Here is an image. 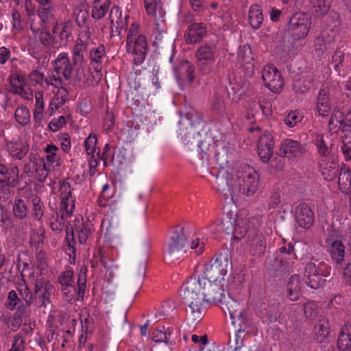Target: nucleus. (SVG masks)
<instances>
[{"label": "nucleus", "instance_id": "nucleus-1", "mask_svg": "<svg viewBox=\"0 0 351 351\" xmlns=\"http://www.w3.org/2000/svg\"><path fill=\"white\" fill-rule=\"evenodd\" d=\"M217 286L206 287L204 282L196 280H187L184 288V299L188 306L187 319L192 324L199 322L204 315V302L217 304L221 300L217 292Z\"/></svg>", "mask_w": 351, "mask_h": 351}, {"label": "nucleus", "instance_id": "nucleus-2", "mask_svg": "<svg viewBox=\"0 0 351 351\" xmlns=\"http://www.w3.org/2000/svg\"><path fill=\"white\" fill-rule=\"evenodd\" d=\"M212 154L215 165L212 167L210 174L215 178L217 190L227 195L228 192L232 195L234 189L230 188L231 178L229 176L234 171L228 162V148L225 143L216 141L213 145L209 143L201 158L204 161H209Z\"/></svg>", "mask_w": 351, "mask_h": 351}, {"label": "nucleus", "instance_id": "nucleus-3", "mask_svg": "<svg viewBox=\"0 0 351 351\" xmlns=\"http://www.w3.org/2000/svg\"><path fill=\"white\" fill-rule=\"evenodd\" d=\"M259 175L257 171L248 165H245L238 170L236 173L233 171L229 176L231 178L230 188L232 191V198L230 194L222 193L228 203L234 202V197L238 194L252 195L256 193L259 185Z\"/></svg>", "mask_w": 351, "mask_h": 351}, {"label": "nucleus", "instance_id": "nucleus-4", "mask_svg": "<svg viewBox=\"0 0 351 351\" xmlns=\"http://www.w3.org/2000/svg\"><path fill=\"white\" fill-rule=\"evenodd\" d=\"M126 51L131 53L136 66L141 65L145 60L147 52L146 37L140 33L139 25L133 23L129 29L126 38Z\"/></svg>", "mask_w": 351, "mask_h": 351}, {"label": "nucleus", "instance_id": "nucleus-5", "mask_svg": "<svg viewBox=\"0 0 351 351\" xmlns=\"http://www.w3.org/2000/svg\"><path fill=\"white\" fill-rule=\"evenodd\" d=\"M228 265H204L202 275L199 277H193L188 280H196L201 283L204 282L206 287L217 286L219 299L222 300L223 296L224 276L227 274Z\"/></svg>", "mask_w": 351, "mask_h": 351}, {"label": "nucleus", "instance_id": "nucleus-6", "mask_svg": "<svg viewBox=\"0 0 351 351\" xmlns=\"http://www.w3.org/2000/svg\"><path fill=\"white\" fill-rule=\"evenodd\" d=\"M217 56V45L215 42H206L199 46L195 52L199 72L202 75H209L213 73Z\"/></svg>", "mask_w": 351, "mask_h": 351}, {"label": "nucleus", "instance_id": "nucleus-7", "mask_svg": "<svg viewBox=\"0 0 351 351\" xmlns=\"http://www.w3.org/2000/svg\"><path fill=\"white\" fill-rule=\"evenodd\" d=\"M250 220L245 212L239 213L234 215L227 213L221 219L219 228L227 234H232L234 239L241 240L244 237L246 228L250 226Z\"/></svg>", "mask_w": 351, "mask_h": 351}, {"label": "nucleus", "instance_id": "nucleus-8", "mask_svg": "<svg viewBox=\"0 0 351 351\" xmlns=\"http://www.w3.org/2000/svg\"><path fill=\"white\" fill-rule=\"evenodd\" d=\"M261 223V218L260 217H253L250 219V224L246 228L243 238L248 244L250 253L254 256H263L266 249L265 239L258 231Z\"/></svg>", "mask_w": 351, "mask_h": 351}, {"label": "nucleus", "instance_id": "nucleus-9", "mask_svg": "<svg viewBox=\"0 0 351 351\" xmlns=\"http://www.w3.org/2000/svg\"><path fill=\"white\" fill-rule=\"evenodd\" d=\"M188 236L184 228L176 226L173 228L167 241V257L172 262L181 259L186 254L185 247Z\"/></svg>", "mask_w": 351, "mask_h": 351}, {"label": "nucleus", "instance_id": "nucleus-10", "mask_svg": "<svg viewBox=\"0 0 351 351\" xmlns=\"http://www.w3.org/2000/svg\"><path fill=\"white\" fill-rule=\"evenodd\" d=\"M51 228L56 233L61 232L64 228L66 233V239L67 241L66 254L69 256L70 263L75 261V249L73 236V230L69 228L67 220L64 213L57 215L56 218H53L51 221Z\"/></svg>", "mask_w": 351, "mask_h": 351}, {"label": "nucleus", "instance_id": "nucleus-11", "mask_svg": "<svg viewBox=\"0 0 351 351\" xmlns=\"http://www.w3.org/2000/svg\"><path fill=\"white\" fill-rule=\"evenodd\" d=\"M311 19L306 13L295 14L289 21L288 33L295 40L305 38L311 29Z\"/></svg>", "mask_w": 351, "mask_h": 351}, {"label": "nucleus", "instance_id": "nucleus-12", "mask_svg": "<svg viewBox=\"0 0 351 351\" xmlns=\"http://www.w3.org/2000/svg\"><path fill=\"white\" fill-rule=\"evenodd\" d=\"M186 118L190 121L191 125L186 128V132H184L183 130H180L179 135L181 136L182 143L189 149H192L194 147H196L197 152L202 155L207 146L209 145V141L206 139H202L201 134L196 130L193 122L191 121L189 113L186 114ZM208 141H210V138H208Z\"/></svg>", "mask_w": 351, "mask_h": 351}, {"label": "nucleus", "instance_id": "nucleus-13", "mask_svg": "<svg viewBox=\"0 0 351 351\" xmlns=\"http://www.w3.org/2000/svg\"><path fill=\"white\" fill-rule=\"evenodd\" d=\"M12 214L20 222L12 223L10 226L16 234H20L28 228L27 219L29 216V208L27 203L21 197L14 198L12 203Z\"/></svg>", "mask_w": 351, "mask_h": 351}, {"label": "nucleus", "instance_id": "nucleus-14", "mask_svg": "<svg viewBox=\"0 0 351 351\" xmlns=\"http://www.w3.org/2000/svg\"><path fill=\"white\" fill-rule=\"evenodd\" d=\"M265 86L274 93H280L283 88L284 78L280 71L273 64L265 65L261 71Z\"/></svg>", "mask_w": 351, "mask_h": 351}, {"label": "nucleus", "instance_id": "nucleus-15", "mask_svg": "<svg viewBox=\"0 0 351 351\" xmlns=\"http://www.w3.org/2000/svg\"><path fill=\"white\" fill-rule=\"evenodd\" d=\"M304 153V148L300 142L291 138H285L280 144L278 154L289 160H295L300 158Z\"/></svg>", "mask_w": 351, "mask_h": 351}, {"label": "nucleus", "instance_id": "nucleus-16", "mask_svg": "<svg viewBox=\"0 0 351 351\" xmlns=\"http://www.w3.org/2000/svg\"><path fill=\"white\" fill-rule=\"evenodd\" d=\"M61 210L66 216H71L75 208V197L72 195L70 184L66 181L60 182Z\"/></svg>", "mask_w": 351, "mask_h": 351}, {"label": "nucleus", "instance_id": "nucleus-17", "mask_svg": "<svg viewBox=\"0 0 351 351\" xmlns=\"http://www.w3.org/2000/svg\"><path fill=\"white\" fill-rule=\"evenodd\" d=\"M295 220L298 226L308 229L314 223L315 215L311 208L306 203H300L295 209Z\"/></svg>", "mask_w": 351, "mask_h": 351}, {"label": "nucleus", "instance_id": "nucleus-18", "mask_svg": "<svg viewBox=\"0 0 351 351\" xmlns=\"http://www.w3.org/2000/svg\"><path fill=\"white\" fill-rule=\"evenodd\" d=\"M29 78L33 86H39L42 88H46L49 86L58 88L62 84L60 76L52 74L49 77H45L44 73L37 69L33 70L29 73Z\"/></svg>", "mask_w": 351, "mask_h": 351}, {"label": "nucleus", "instance_id": "nucleus-19", "mask_svg": "<svg viewBox=\"0 0 351 351\" xmlns=\"http://www.w3.org/2000/svg\"><path fill=\"white\" fill-rule=\"evenodd\" d=\"M274 142L270 132H265L259 137L257 150L258 154L263 162L269 160L274 152Z\"/></svg>", "mask_w": 351, "mask_h": 351}, {"label": "nucleus", "instance_id": "nucleus-20", "mask_svg": "<svg viewBox=\"0 0 351 351\" xmlns=\"http://www.w3.org/2000/svg\"><path fill=\"white\" fill-rule=\"evenodd\" d=\"M195 67L187 60L181 62L174 69V75L179 84H191L195 78Z\"/></svg>", "mask_w": 351, "mask_h": 351}, {"label": "nucleus", "instance_id": "nucleus-21", "mask_svg": "<svg viewBox=\"0 0 351 351\" xmlns=\"http://www.w3.org/2000/svg\"><path fill=\"white\" fill-rule=\"evenodd\" d=\"M53 64L54 72L58 75L57 76L61 74L66 80L71 78L73 68L67 53H60Z\"/></svg>", "mask_w": 351, "mask_h": 351}, {"label": "nucleus", "instance_id": "nucleus-22", "mask_svg": "<svg viewBox=\"0 0 351 351\" xmlns=\"http://www.w3.org/2000/svg\"><path fill=\"white\" fill-rule=\"evenodd\" d=\"M330 88L324 86L319 89L316 99V111L321 117H327L331 111Z\"/></svg>", "mask_w": 351, "mask_h": 351}, {"label": "nucleus", "instance_id": "nucleus-23", "mask_svg": "<svg viewBox=\"0 0 351 351\" xmlns=\"http://www.w3.org/2000/svg\"><path fill=\"white\" fill-rule=\"evenodd\" d=\"M206 25L204 23H193L185 32V41L187 44H195L201 41L206 36Z\"/></svg>", "mask_w": 351, "mask_h": 351}, {"label": "nucleus", "instance_id": "nucleus-24", "mask_svg": "<svg viewBox=\"0 0 351 351\" xmlns=\"http://www.w3.org/2000/svg\"><path fill=\"white\" fill-rule=\"evenodd\" d=\"M318 164L321 174L325 180L332 181L339 173L340 168L334 157L319 160Z\"/></svg>", "mask_w": 351, "mask_h": 351}, {"label": "nucleus", "instance_id": "nucleus-25", "mask_svg": "<svg viewBox=\"0 0 351 351\" xmlns=\"http://www.w3.org/2000/svg\"><path fill=\"white\" fill-rule=\"evenodd\" d=\"M5 147L13 160H21L29 150V145L20 139L7 141Z\"/></svg>", "mask_w": 351, "mask_h": 351}, {"label": "nucleus", "instance_id": "nucleus-26", "mask_svg": "<svg viewBox=\"0 0 351 351\" xmlns=\"http://www.w3.org/2000/svg\"><path fill=\"white\" fill-rule=\"evenodd\" d=\"M228 97L223 90H216L210 99V108L217 115L223 117L228 106Z\"/></svg>", "mask_w": 351, "mask_h": 351}, {"label": "nucleus", "instance_id": "nucleus-27", "mask_svg": "<svg viewBox=\"0 0 351 351\" xmlns=\"http://www.w3.org/2000/svg\"><path fill=\"white\" fill-rule=\"evenodd\" d=\"M59 282L62 287V293L68 300H72L76 292L74 287L73 272L69 267L60 276Z\"/></svg>", "mask_w": 351, "mask_h": 351}, {"label": "nucleus", "instance_id": "nucleus-28", "mask_svg": "<svg viewBox=\"0 0 351 351\" xmlns=\"http://www.w3.org/2000/svg\"><path fill=\"white\" fill-rule=\"evenodd\" d=\"M331 64L337 75L346 77L350 71L349 66L345 64V53L341 47H337L332 56Z\"/></svg>", "mask_w": 351, "mask_h": 351}, {"label": "nucleus", "instance_id": "nucleus-29", "mask_svg": "<svg viewBox=\"0 0 351 351\" xmlns=\"http://www.w3.org/2000/svg\"><path fill=\"white\" fill-rule=\"evenodd\" d=\"M58 47L65 45L72 35V25L69 22L56 23L52 31Z\"/></svg>", "mask_w": 351, "mask_h": 351}, {"label": "nucleus", "instance_id": "nucleus-30", "mask_svg": "<svg viewBox=\"0 0 351 351\" xmlns=\"http://www.w3.org/2000/svg\"><path fill=\"white\" fill-rule=\"evenodd\" d=\"M228 82L235 99H240L246 94L249 88V83L245 77L229 75Z\"/></svg>", "mask_w": 351, "mask_h": 351}, {"label": "nucleus", "instance_id": "nucleus-31", "mask_svg": "<svg viewBox=\"0 0 351 351\" xmlns=\"http://www.w3.org/2000/svg\"><path fill=\"white\" fill-rule=\"evenodd\" d=\"M304 277L306 278L307 285L312 289L319 288L325 281L321 277L317 265H306Z\"/></svg>", "mask_w": 351, "mask_h": 351}, {"label": "nucleus", "instance_id": "nucleus-32", "mask_svg": "<svg viewBox=\"0 0 351 351\" xmlns=\"http://www.w3.org/2000/svg\"><path fill=\"white\" fill-rule=\"evenodd\" d=\"M106 47L104 45H99L98 47L91 49L89 51L90 65L95 72L100 73L102 70L103 60L106 57Z\"/></svg>", "mask_w": 351, "mask_h": 351}, {"label": "nucleus", "instance_id": "nucleus-33", "mask_svg": "<svg viewBox=\"0 0 351 351\" xmlns=\"http://www.w3.org/2000/svg\"><path fill=\"white\" fill-rule=\"evenodd\" d=\"M39 3L38 14L42 22L48 24L55 21L56 8L51 4V0H36Z\"/></svg>", "mask_w": 351, "mask_h": 351}, {"label": "nucleus", "instance_id": "nucleus-34", "mask_svg": "<svg viewBox=\"0 0 351 351\" xmlns=\"http://www.w3.org/2000/svg\"><path fill=\"white\" fill-rule=\"evenodd\" d=\"M75 232L77 234L79 243L86 245L93 232V225L89 221L84 222L83 219L75 221Z\"/></svg>", "mask_w": 351, "mask_h": 351}, {"label": "nucleus", "instance_id": "nucleus-35", "mask_svg": "<svg viewBox=\"0 0 351 351\" xmlns=\"http://www.w3.org/2000/svg\"><path fill=\"white\" fill-rule=\"evenodd\" d=\"M128 19V15H125V18L123 19L121 10L117 6H113L110 12V19L112 31H114V28L115 32L119 34L121 30L126 26Z\"/></svg>", "mask_w": 351, "mask_h": 351}, {"label": "nucleus", "instance_id": "nucleus-36", "mask_svg": "<svg viewBox=\"0 0 351 351\" xmlns=\"http://www.w3.org/2000/svg\"><path fill=\"white\" fill-rule=\"evenodd\" d=\"M219 303H222L224 305L222 307L223 310L225 311V308H226L232 320V324L236 325V319L241 317V313H242L240 309V304L230 295L226 298L224 293L221 302H219L218 304Z\"/></svg>", "mask_w": 351, "mask_h": 351}, {"label": "nucleus", "instance_id": "nucleus-37", "mask_svg": "<svg viewBox=\"0 0 351 351\" xmlns=\"http://www.w3.org/2000/svg\"><path fill=\"white\" fill-rule=\"evenodd\" d=\"M339 190L345 194H351V171L345 164H342L338 175Z\"/></svg>", "mask_w": 351, "mask_h": 351}, {"label": "nucleus", "instance_id": "nucleus-38", "mask_svg": "<svg viewBox=\"0 0 351 351\" xmlns=\"http://www.w3.org/2000/svg\"><path fill=\"white\" fill-rule=\"evenodd\" d=\"M88 44L82 38H78L71 50L73 64L86 62L85 56Z\"/></svg>", "mask_w": 351, "mask_h": 351}, {"label": "nucleus", "instance_id": "nucleus-39", "mask_svg": "<svg viewBox=\"0 0 351 351\" xmlns=\"http://www.w3.org/2000/svg\"><path fill=\"white\" fill-rule=\"evenodd\" d=\"M314 144L316 146L319 160L327 158H331L333 156L331 154V150L326 143L324 135L320 133H316L314 137Z\"/></svg>", "mask_w": 351, "mask_h": 351}, {"label": "nucleus", "instance_id": "nucleus-40", "mask_svg": "<svg viewBox=\"0 0 351 351\" xmlns=\"http://www.w3.org/2000/svg\"><path fill=\"white\" fill-rule=\"evenodd\" d=\"M248 21L252 29H258L261 27L263 22V15L260 5L254 4L250 7Z\"/></svg>", "mask_w": 351, "mask_h": 351}, {"label": "nucleus", "instance_id": "nucleus-41", "mask_svg": "<svg viewBox=\"0 0 351 351\" xmlns=\"http://www.w3.org/2000/svg\"><path fill=\"white\" fill-rule=\"evenodd\" d=\"M110 0H93L91 16L95 20L103 19L109 11Z\"/></svg>", "mask_w": 351, "mask_h": 351}, {"label": "nucleus", "instance_id": "nucleus-42", "mask_svg": "<svg viewBox=\"0 0 351 351\" xmlns=\"http://www.w3.org/2000/svg\"><path fill=\"white\" fill-rule=\"evenodd\" d=\"M302 285L300 278L294 275L290 278L287 285L288 297L292 301H296L300 295V290Z\"/></svg>", "mask_w": 351, "mask_h": 351}, {"label": "nucleus", "instance_id": "nucleus-43", "mask_svg": "<svg viewBox=\"0 0 351 351\" xmlns=\"http://www.w3.org/2000/svg\"><path fill=\"white\" fill-rule=\"evenodd\" d=\"M337 346L339 350L351 351V324H346L339 334Z\"/></svg>", "mask_w": 351, "mask_h": 351}, {"label": "nucleus", "instance_id": "nucleus-44", "mask_svg": "<svg viewBox=\"0 0 351 351\" xmlns=\"http://www.w3.org/2000/svg\"><path fill=\"white\" fill-rule=\"evenodd\" d=\"M53 291V287L50 283L40 280L35 285V298L42 299L43 304H45V301L49 299L48 295Z\"/></svg>", "mask_w": 351, "mask_h": 351}, {"label": "nucleus", "instance_id": "nucleus-45", "mask_svg": "<svg viewBox=\"0 0 351 351\" xmlns=\"http://www.w3.org/2000/svg\"><path fill=\"white\" fill-rule=\"evenodd\" d=\"M277 259H280L279 263H293L296 259V255L294 252V248L291 243L285 245L279 248V254Z\"/></svg>", "mask_w": 351, "mask_h": 351}, {"label": "nucleus", "instance_id": "nucleus-46", "mask_svg": "<svg viewBox=\"0 0 351 351\" xmlns=\"http://www.w3.org/2000/svg\"><path fill=\"white\" fill-rule=\"evenodd\" d=\"M328 247L332 260L335 261L336 263H341L345 256V247L343 243L341 241L333 242Z\"/></svg>", "mask_w": 351, "mask_h": 351}, {"label": "nucleus", "instance_id": "nucleus-47", "mask_svg": "<svg viewBox=\"0 0 351 351\" xmlns=\"http://www.w3.org/2000/svg\"><path fill=\"white\" fill-rule=\"evenodd\" d=\"M10 84L12 88V92L20 93L22 91V88L26 86V78L25 77L19 73H14L9 77Z\"/></svg>", "mask_w": 351, "mask_h": 351}, {"label": "nucleus", "instance_id": "nucleus-48", "mask_svg": "<svg viewBox=\"0 0 351 351\" xmlns=\"http://www.w3.org/2000/svg\"><path fill=\"white\" fill-rule=\"evenodd\" d=\"M315 338L317 342L325 341L329 334V324L327 321H321L315 326L313 329Z\"/></svg>", "mask_w": 351, "mask_h": 351}, {"label": "nucleus", "instance_id": "nucleus-49", "mask_svg": "<svg viewBox=\"0 0 351 351\" xmlns=\"http://www.w3.org/2000/svg\"><path fill=\"white\" fill-rule=\"evenodd\" d=\"M315 14L317 16L327 14L330 8L332 0H311Z\"/></svg>", "mask_w": 351, "mask_h": 351}, {"label": "nucleus", "instance_id": "nucleus-50", "mask_svg": "<svg viewBox=\"0 0 351 351\" xmlns=\"http://www.w3.org/2000/svg\"><path fill=\"white\" fill-rule=\"evenodd\" d=\"M99 254L100 256V263L114 262L118 257L117 250L114 247H102L99 249Z\"/></svg>", "mask_w": 351, "mask_h": 351}, {"label": "nucleus", "instance_id": "nucleus-51", "mask_svg": "<svg viewBox=\"0 0 351 351\" xmlns=\"http://www.w3.org/2000/svg\"><path fill=\"white\" fill-rule=\"evenodd\" d=\"M14 118L21 126H26L30 121V112L26 106H20L15 110Z\"/></svg>", "mask_w": 351, "mask_h": 351}, {"label": "nucleus", "instance_id": "nucleus-52", "mask_svg": "<svg viewBox=\"0 0 351 351\" xmlns=\"http://www.w3.org/2000/svg\"><path fill=\"white\" fill-rule=\"evenodd\" d=\"M31 203L32 205V215L35 220L40 221L44 214V205L40 198L36 195L31 197Z\"/></svg>", "mask_w": 351, "mask_h": 351}, {"label": "nucleus", "instance_id": "nucleus-53", "mask_svg": "<svg viewBox=\"0 0 351 351\" xmlns=\"http://www.w3.org/2000/svg\"><path fill=\"white\" fill-rule=\"evenodd\" d=\"M58 147L53 144H48L44 147V152L47 154L46 160L48 162L56 165H60V157L58 156L57 152Z\"/></svg>", "mask_w": 351, "mask_h": 351}, {"label": "nucleus", "instance_id": "nucleus-54", "mask_svg": "<svg viewBox=\"0 0 351 351\" xmlns=\"http://www.w3.org/2000/svg\"><path fill=\"white\" fill-rule=\"evenodd\" d=\"M25 312V306L24 304H20L16 311L13 318L10 320V328L15 331L21 326L22 324V317Z\"/></svg>", "mask_w": 351, "mask_h": 351}, {"label": "nucleus", "instance_id": "nucleus-55", "mask_svg": "<svg viewBox=\"0 0 351 351\" xmlns=\"http://www.w3.org/2000/svg\"><path fill=\"white\" fill-rule=\"evenodd\" d=\"M97 143V136L95 134H90L84 141L86 152L89 156L97 155L99 149L96 146Z\"/></svg>", "mask_w": 351, "mask_h": 351}, {"label": "nucleus", "instance_id": "nucleus-56", "mask_svg": "<svg viewBox=\"0 0 351 351\" xmlns=\"http://www.w3.org/2000/svg\"><path fill=\"white\" fill-rule=\"evenodd\" d=\"M237 57L241 64L253 62L254 58L252 54L250 46L248 45L240 46L238 49Z\"/></svg>", "mask_w": 351, "mask_h": 351}, {"label": "nucleus", "instance_id": "nucleus-57", "mask_svg": "<svg viewBox=\"0 0 351 351\" xmlns=\"http://www.w3.org/2000/svg\"><path fill=\"white\" fill-rule=\"evenodd\" d=\"M343 116L341 112H333L328 121V128L332 132H337L341 127Z\"/></svg>", "mask_w": 351, "mask_h": 351}, {"label": "nucleus", "instance_id": "nucleus-58", "mask_svg": "<svg viewBox=\"0 0 351 351\" xmlns=\"http://www.w3.org/2000/svg\"><path fill=\"white\" fill-rule=\"evenodd\" d=\"M145 8L149 15L156 16L158 12L160 15H162V8L160 1L157 0H143Z\"/></svg>", "mask_w": 351, "mask_h": 351}, {"label": "nucleus", "instance_id": "nucleus-59", "mask_svg": "<svg viewBox=\"0 0 351 351\" xmlns=\"http://www.w3.org/2000/svg\"><path fill=\"white\" fill-rule=\"evenodd\" d=\"M190 252L191 256H198L201 255L205 250V242L199 238H195L190 242Z\"/></svg>", "mask_w": 351, "mask_h": 351}, {"label": "nucleus", "instance_id": "nucleus-60", "mask_svg": "<svg viewBox=\"0 0 351 351\" xmlns=\"http://www.w3.org/2000/svg\"><path fill=\"white\" fill-rule=\"evenodd\" d=\"M303 117L297 110L290 111L284 118L285 123L289 128H293L298 123L302 121Z\"/></svg>", "mask_w": 351, "mask_h": 351}, {"label": "nucleus", "instance_id": "nucleus-61", "mask_svg": "<svg viewBox=\"0 0 351 351\" xmlns=\"http://www.w3.org/2000/svg\"><path fill=\"white\" fill-rule=\"evenodd\" d=\"M75 72V80L76 82H84L87 77L86 62L73 64Z\"/></svg>", "mask_w": 351, "mask_h": 351}, {"label": "nucleus", "instance_id": "nucleus-62", "mask_svg": "<svg viewBox=\"0 0 351 351\" xmlns=\"http://www.w3.org/2000/svg\"><path fill=\"white\" fill-rule=\"evenodd\" d=\"M40 40L41 43L46 47L58 48L56 42V37L49 32L43 31L40 35Z\"/></svg>", "mask_w": 351, "mask_h": 351}, {"label": "nucleus", "instance_id": "nucleus-63", "mask_svg": "<svg viewBox=\"0 0 351 351\" xmlns=\"http://www.w3.org/2000/svg\"><path fill=\"white\" fill-rule=\"evenodd\" d=\"M215 263H232L230 251L227 247L221 248L214 257Z\"/></svg>", "mask_w": 351, "mask_h": 351}, {"label": "nucleus", "instance_id": "nucleus-64", "mask_svg": "<svg viewBox=\"0 0 351 351\" xmlns=\"http://www.w3.org/2000/svg\"><path fill=\"white\" fill-rule=\"evenodd\" d=\"M236 324L239 325L238 332L248 333L251 331L252 322L250 319L244 316L243 313H241V317H237Z\"/></svg>", "mask_w": 351, "mask_h": 351}]
</instances>
